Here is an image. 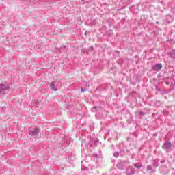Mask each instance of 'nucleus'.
<instances>
[{
  "label": "nucleus",
  "instance_id": "obj_15",
  "mask_svg": "<svg viewBox=\"0 0 175 175\" xmlns=\"http://www.w3.org/2000/svg\"><path fill=\"white\" fill-rule=\"evenodd\" d=\"M163 113L164 116H167V114H169V111L166 109L163 110Z\"/></svg>",
  "mask_w": 175,
  "mask_h": 175
},
{
  "label": "nucleus",
  "instance_id": "obj_4",
  "mask_svg": "<svg viewBox=\"0 0 175 175\" xmlns=\"http://www.w3.org/2000/svg\"><path fill=\"white\" fill-rule=\"evenodd\" d=\"M135 173V168L129 166L126 168V175H133Z\"/></svg>",
  "mask_w": 175,
  "mask_h": 175
},
{
  "label": "nucleus",
  "instance_id": "obj_20",
  "mask_svg": "<svg viewBox=\"0 0 175 175\" xmlns=\"http://www.w3.org/2000/svg\"><path fill=\"white\" fill-rule=\"evenodd\" d=\"M116 53H117L118 54H120V51H117Z\"/></svg>",
  "mask_w": 175,
  "mask_h": 175
},
{
  "label": "nucleus",
  "instance_id": "obj_2",
  "mask_svg": "<svg viewBox=\"0 0 175 175\" xmlns=\"http://www.w3.org/2000/svg\"><path fill=\"white\" fill-rule=\"evenodd\" d=\"M90 88V84H88V82L83 81L81 83V92H85V91H87Z\"/></svg>",
  "mask_w": 175,
  "mask_h": 175
},
{
  "label": "nucleus",
  "instance_id": "obj_5",
  "mask_svg": "<svg viewBox=\"0 0 175 175\" xmlns=\"http://www.w3.org/2000/svg\"><path fill=\"white\" fill-rule=\"evenodd\" d=\"M162 68H163L162 64L159 63L152 66V70H155L156 72H159V70H161Z\"/></svg>",
  "mask_w": 175,
  "mask_h": 175
},
{
  "label": "nucleus",
  "instance_id": "obj_14",
  "mask_svg": "<svg viewBox=\"0 0 175 175\" xmlns=\"http://www.w3.org/2000/svg\"><path fill=\"white\" fill-rule=\"evenodd\" d=\"M113 157H115V158H118V157H120V153L118 152H114Z\"/></svg>",
  "mask_w": 175,
  "mask_h": 175
},
{
  "label": "nucleus",
  "instance_id": "obj_3",
  "mask_svg": "<svg viewBox=\"0 0 175 175\" xmlns=\"http://www.w3.org/2000/svg\"><path fill=\"white\" fill-rule=\"evenodd\" d=\"M40 130L38 128L33 129L29 131V135L30 136H33V137H38V135L39 134Z\"/></svg>",
  "mask_w": 175,
  "mask_h": 175
},
{
  "label": "nucleus",
  "instance_id": "obj_13",
  "mask_svg": "<svg viewBox=\"0 0 175 175\" xmlns=\"http://www.w3.org/2000/svg\"><path fill=\"white\" fill-rule=\"evenodd\" d=\"M146 170H148V171H151V170H152V166L151 165H147Z\"/></svg>",
  "mask_w": 175,
  "mask_h": 175
},
{
  "label": "nucleus",
  "instance_id": "obj_19",
  "mask_svg": "<svg viewBox=\"0 0 175 175\" xmlns=\"http://www.w3.org/2000/svg\"><path fill=\"white\" fill-rule=\"evenodd\" d=\"M165 160H161V161H160V163H165Z\"/></svg>",
  "mask_w": 175,
  "mask_h": 175
},
{
  "label": "nucleus",
  "instance_id": "obj_18",
  "mask_svg": "<svg viewBox=\"0 0 175 175\" xmlns=\"http://www.w3.org/2000/svg\"><path fill=\"white\" fill-rule=\"evenodd\" d=\"M98 109V107H94V109H93V111H96V109Z\"/></svg>",
  "mask_w": 175,
  "mask_h": 175
},
{
  "label": "nucleus",
  "instance_id": "obj_6",
  "mask_svg": "<svg viewBox=\"0 0 175 175\" xmlns=\"http://www.w3.org/2000/svg\"><path fill=\"white\" fill-rule=\"evenodd\" d=\"M8 88L9 87H8L7 85L0 83V95L1 94H3V92H5V91H6V90H8Z\"/></svg>",
  "mask_w": 175,
  "mask_h": 175
},
{
  "label": "nucleus",
  "instance_id": "obj_16",
  "mask_svg": "<svg viewBox=\"0 0 175 175\" xmlns=\"http://www.w3.org/2000/svg\"><path fill=\"white\" fill-rule=\"evenodd\" d=\"M139 116H146V112L139 111Z\"/></svg>",
  "mask_w": 175,
  "mask_h": 175
},
{
  "label": "nucleus",
  "instance_id": "obj_12",
  "mask_svg": "<svg viewBox=\"0 0 175 175\" xmlns=\"http://www.w3.org/2000/svg\"><path fill=\"white\" fill-rule=\"evenodd\" d=\"M153 166H154V167H158V166H159V160H158L156 163H154Z\"/></svg>",
  "mask_w": 175,
  "mask_h": 175
},
{
  "label": "nucleus",
  "instance_id": "obj_17",
  "mask_svg": "<svg viewBox=\"0 0 175 175\" xmlns=\"http://www.w3.org/2000/svg\"><path fill=\"white\" fill-rule=\"evenodd\" d=\"M89 50H90V51H92V50H94V46H90L89 48Z\"/></svg>",
  "mask_w": 175,
  "mask_h": 175
},
{
  "label": "nucleus",
  "instance_id": "obj_11",
  "mask_svg": "<svg viewBox=\"0 0 175 175\" xmlns=\"http://www.w3.org/2000/svg\"><path fill=\"white\" fill-rule=\"evenodd\" d=\"M134 166L136 169H140L141 167H143V164H142V163H137L134 164Z\"/></svg>",
  "mask_w": 175,
  "mask_h": 175
},
{
  "label": "nucleus",
  "instance_id": "obj_7",
  "mask_svg": "<svg viewBox=\"0 0 175 175\" xmlns=\"http://www.w3.org/2000/svg\"><path fill=\"white\" fill-rule=\"evenodd\" d=\"M49 87L52 91H58V88H57V85H55V82L50 83Z\"/></svg>",
  "mask_w": 175,
  "mask_h": 175
},
{
  "label": "nucleus",
  "instance_id": "obj_9",
  "mask_svg": "<svg viewBox=\"0 0 175 175\" xmlns=\"http://www.w3.org/2000/svg\"><path fill=\"white\" fill-rule=\"evenodd\" d=\"M94 143H98V142H99V140H98V139H96L95 141L90 140L89 142V143L87 144V148H91L92 147V144H94Z\"/></svg>",
  "mask_w": 175,
  "mask_h": 175
},
{
  "label": "nucleus",
  "instance_id": "obj_8",
  "mask_svg": "<svg viewBox=\"0 0 175 175\" xmlns=\"http://www.w3.org/2000/svg\"><path fill=\"white\" fill-rule=\"evenodd\" d=\"M167 55L170 58L175 59V49H172L171 51L168 52Z\"/></svg>",
  "mask_w": 175,
  "mask_h": 175
},
{
  "label": "nucleus",
  "instance_id": "obj_1",
  "mask_svg": "<svg viewBox=\"0 0 175 175\" xmlns=\"http://www.w3.org/2000/svg\"><path fill=\"white\" fill-rule=\"evenodd\" d=\"M130 163L129 160L119 161L117 163L116 167L119 169V170H124Z\"/></svg>",
  "mask_w": 175,
  "mask_h": 175
},
{
  "label": "nucleus",
  "instance_id": "obj_10",
  "mask_svg": "<svg viewBox=\"0 0 175 175\" xmlns=\"http://www.w3.org/2000/svg\"><path fill=\"white\" fill-rule=\"evenodd\" d=\"M163 146H164L165 148H166L167 150H169V148H172V142H165L163 144Z\"/></svg>",
  "mask_w": 175,
  "mask_h": 175
}]
</instances>
